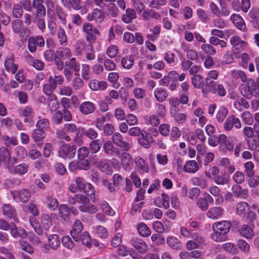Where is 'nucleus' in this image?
I'll list each match as a JSON object with an SVG mask.
<instances>
[{"label": "nucleus", "instance_id": "b1692460", "mask_svg": "<svg viewBox=\"0 0 259 259\" xmlns=\"http://www.w3.org/2000/svg\"><path fill=\"white\" fill-rule=\"evenodd\" d=\"M199 169V165L195 160L187 161L184 167V171L188 172L194 173Z\"/></svg>", "mask_w": 259, "mask_h": 259}, {"label": "nucleus", "instance_id": "9b49d317", "mask_svg": "<svg viewBox=\"0 0 259 259\" xmlns=\"http://www.w3.org/2000/svg\"><path fill=\"white\" fill-rule=\"evenodd\" d=\"M232 192L235 197L245 199L248 196V191L247 189H243L238 184L234 185L232 187Z\"/></svg>", "mask_w": 259, "mask_h": 259}, {"label": "nucleus", "instance_id": "393cba45", "mask_svg": "<svg viewBox=\"0 0 259 259\" xmlns=\"http://www.w3.org/2000/svg\"><path fill=\"white\" fill-rule=\"evenodd\" d=\"M154 96L157 101L162 102L166 99L168 94L166 90L161 88H157L154 92Z\"/></svg>", "mask_w": 259, "mask_h": 259}, {"label": "nucleus", "instance_id": "4c0bfd02", "mask_svg": "<svg viewBox=\"0 0 259 259\" xmlns=\"http://www.w3.org/2000/svg\"><path fill=\"white\" fill-rule=\"evenodd\" d=\"M135 163L139 168L143 170L146 172L149 171V167L147 163L144 159L140 157H137L135 158Z\"/></svg>", "mask_w": 259, "mask_h": 259}, {"label": "nucleus", "instance_id": "338daca9", "mask_svg": "<svg viewBox=\"0 0 259 259\" xmlns=\"http://www.w3.org/2000/svg\"><path fill=\"white\" fill-rule=\"evenodd\" d=\"M29 222L32 227L34 228L35 232L38 235H41L43 233L42 229L40 226H38V224L36 221H35L34 218H30Z\"/></svg>", "mask_w": 259, "mask_h": 259}, {"label": "nucleus", "instance_id": "c756f323", "mask_svg": "<svg viewBox=\"0 0 259 259\" xmlns=\"http://www.w3.org/2000/svg\"><path fill=\"white\" fill-rule=\"evenodd\" d=\"M185 74L182 73L179 75L176 71H170L167 74L168 78L171 82H177L178 80L182 81L185 79Z\"/></svg>", "mask_w": 259, "mask_h": 259}, {"label": "nucleus", "instance_id": "f3484780", "mask_svg": "<svg viewBox=\"0 0 259 259\" xmlns=\"http://www.w3.org/2000/svg\"><path fill=\"white\" fill-rule=\"evenodd\" d=\"M89 21L95 20L97 22H101L104 19V13L100 9H95L91 14H89L87 17Z\"/></svg>", "mask_w": 259, "mask_h": 259}, {"label": "nucleus", "instance_id": "bb28decb", "mask_svg": "<svg viewBox=\"0 0 259 259\" xmlns=\"http://www.w3.org/2000/svg\"><path fill=\"white\" fill-rule=\"evenodd\" d=\"M167 244L172 249L180 250L182 247V243L177 238L174 237H168L167 238Z\"/></svg>", "mask_w": 259, "mask_h": 259}, {"label": "nucleus", "instance_id": "13d9d810", "mask_svg": "<svg viewBox=\"0 0 259 259\" xmlns=\"http://www.w3.org/2000/svg\"><path fill=\"white\" fill-rule=\"evenodd\" d=\"M223 248L225 250L232 254H236L238 251L236 246L230 242L224 244Z\"/></svg>", "mask_w": 259, "mask_h": 259}, {"label": "nucleus", "instance_id": "4468645a", "mask_svg": "<svg viewBox=\"0 0 259 259\" xmlns=\"http://www.w3.org/2000/svg\"><path fill=\"white\" fill-rule=\"evenodd\" d=\"M14 60L13 55H10L7 58L5 62V67L7 71H11L12 73L15 74L17 71L18 66L14 63Z\"/></svg>", "mask_w": 259, "mask_h": 259}, {"label": "nucleus", "instance_id": "2f4dec72", "mask_svg": "<svg viewBox=\"0 0 259 259\" xmlns=\"http://www.w3.org/2000/svg\"><path fill=\"white\" fill-rule=\"evenodd\" d=\"M192 83L193 86L197 89H202L204 87V80L201 75H194L192 78Z\"/></svg>", "mask_w": 259, "mask_h": 259}, {"label": "nucleus", "instance_id": "0e129e2a", "mask_svg": "<svg viewBox=\"0 0 259 259\" xmlns=\"http://www.w3.org/2000/svg\"><path fill=\"white\" fill-rule=\"evenodd\" d=\"M221 136L222 134L219 135L218 136L216 135L210 136L208 140V144L213 147H215L219 144H220V137Z\"/></svg>", "mask_w": 259, "mask_h": 259}, {"label": "nucleus", "instance_id": "423d86ee", "mask_svg": "<svg viewBox=\"0 0 259 259\" xmlns=\"http://www.w3.org/2000/svg\"><path fill=\"white\" fill-rule=\"evenodd\" d=\"M112 141L117 146L122 148L124 151H128L130 148V144L123 141L122 136L118 132L114 133L112 136Z\"/></svg>", "mask_w": 259, "mask_h": 259}, {"label": "nucleus", "instance_id": "c03bdc74", "mask_svg": "<svg viewBox=\"0 0 259 259\" xmlns=\"http://www.w3.org/2000/svg\"><path fill=\"white\" fill-rule=\"evenodd\" d=\"M89 147L92 153L95 154L100 150L101 144L99 140H93L90 142Z\"/></svg>", "mask_w": 259, "mask_h": 259}, {"label": "nucleus", "instance_id": "5701e85b", "mask_svg": "<svg viewBox=\"0 0 259 259\" xmlns=\"http://www.w3.org/2000/svg\"><path fill=\"white\" fill-rule=\"evenodd\" d=\"M49 247L53 250H56L60 244V238L57 234L50 235L48 237Z\"/></svg>", "mask_w": 259, "mask_h": 259}, {"label": "nucleus", "instance_id": "680f3d73", "mask_svg": "<svg viewBox=\"0 0 259 259\" xmlns=\"http://www.w3.org/2000/svg\"><path fill=\"white\" fill-rule=\"evenodd\" d=\"M12 235L15 237H20L21 238H24L27 237V232L24 229H15L12 230V232H11Z\"/></svg>", "mask_w": 259, "mask_h": 259}, {"label": "nucleus", "instance_id": "37998d69", "mask_svg": "<svg viewBox=\"0 0 259 259\" xmlns=\"http://www.w3.org/2000/svg\"><path fill=\"white\" fill-rule=\"evenodd\" d=\"M64 65L65 66H67L68 68H70L71 69L73 70L76 72H78L79 71V64L77 63L75 58H72L69 61L65 62Z\"/></svg>", "mask_w": 259, "mask_h": 259}, {"label": "nucleus", "instance_id": "cd10ccee", "mask_svg": "<svg viewBox=\"0 0 259 259\" xmlns=\"http://www.w3.org/2000/svg\"><path fill=\"white\" fill-rule=\"evenodd\" d=\"M142 17L145 20L149 21L151 18L158 20L160 18V15L158 13L152 10H146L143 12Z\"/></svg>", "mask_w": 259, "mask_h": 259}, {"label": "nucleus", "instance_id": "2eb2a0df", "mask_svg": "<svg viewBox=\"0 0 259 259\" xmlns=\"http://www.w3.org/2000/svg\"><path fill=\"white\" fill-rule=\"evenodd\" d=\"M103 149L105 153L108 155H111L115 153L116 156L120 155V151L116 148L113 144V143L110 141H107L103 145Z\"/></svg>", "mask_w": 259, "mask_h": 259}, {"label": "nucleus", "instance_id": "9d476101", "mask_svg": "<svg viewBox=\"0 0 259 259\" xmlns=\"http://www.w3.org/2000/svg\"><path fill=\"white\" fill-rule=\"evenodd\" d=\"M83 229V225L79 220H76L70 231V235L76 242H78V235Z\"/></svg>", "mask_w": 259, "mask_h": 259}, {"label": "nucleus", "instance_id": "a18cd8bd", "mask_svg": "<svg viewBox=\"0 0 259 259\" xmlns=\"http://www.w3.org/2000/svg\"><path fill=\"white\" fill-rule=\"evenodd\" d=\"M49 82L53 85V87L56 88L57 85L62 84L64 82V79L61 75H56L54 77L50 76L49 78Z\"/></svg>", "mask_w": 259, "mask_h": 259}, {"label": "nucleus", "instance_id": "774afa93", "mask_svg": "<svg viewBox=\"0 0 259 259\" xmlns=\"http://www.w3.org/2000/svg\"><path fill=\"white\" fill-rule=\"evenodd\" d=\"M219 173V168L217 166H213L205 172V176L210 179H213L214 177L218 175Z\"/></svg>", "mask_w": 259, "mask_h": 259}, {"label": "nucleus", "instance_id": "c9c22d12", "mask_svg": "<svg viewBox=\"0 0 259 259\" xmlns=\"http://www.w3.org/2000/svg\"><path fill=\"white\" fill-rule=\"evenodd\" d=\"M192 184L202 189H205L207 187V181L204 178L194 177L192 179Z\"/></svg>", "mask_w": 259, "mask_h": 259}, {"label": "nucleus", "instance_id": "bf43d9fd", "mask_svg": "<svg viewBox=\"0 0 259 259\" xmlns=\"http://www.w3.org/2000/svg\"><path fill=\"white\" fill-rule=\"evenodd\" d=\"M56 14L59 19L63 24L66 23L67 14L65 11L60 7L56 8Z\"/></svg>", "mask_w": 259, "mask_h": 259}, {"label": "nucleus", "instance_id": "aec40b11", "mask_svg": "<svg viewBox=\"0 0 259 259\" xmlns=\"http://www.w3.org/2000/svg\"><path fill=\"white\" fill-rule=\"evenodd\" d=\"M28 170V166L27 164H20L13 167L9 172L13 174L19 175H23L26 174Z\"/></svg>", "mask_w": 259, "mask_h": 259}, {"label": "nucleus", "instance_id": "412c9836", "mask_svg": "<svg viewBox=\"0 0 259 259\" xmlns=\"http://www.w3.org/2000/svg\"><path fill=\"white\" fill-rule=\"evenodd\" d=\"M2 209L3 214L7 216L9 218H13L14 220H16V213L15 209L11 205L5 204L3 206Z\"/></svg>", "mask_w": 259, "mask_h": 259}, {"label": "nucleus", "instance_id": "5fc2aeb1", "mask_svg": "<svg viewBox=\"0 0 259 259\" xmlns=\"http://www.w3.org/2000/svg\"><path fill=\"white\" fill-rule=\"evenodd\" d=\"M228 111V109L225 107H221L219 110L216 118L219 122H222L226 118Z\"/></svg>", "mask_w": 259, "mask_h": 259}, {"label": "nucleus", "instance_id": "8fccbe9b", "mask_svg": "<svg viewBox=\"0 0 259 259\" xmlns=\"http://www.w3.org/2000/svg\"><path fill=\"white\" fill-rule=\"evenodd\" d=\"M205 82L208 91L213 94H216L215 88H217L218 84H217L216 82H215L213 79L210 78H206Z\"/></svg>", "mask_w": 259, "mask_h": 259}, {"label": "nucleus", "instance_id": "ddd939ff", "mask_svg": "<svg viewBox=\"0 0 259 259\" xmlns=\"http://www.w3.org/2000/svg\"><path fill=\"white\" fill-rule=\"evenodd\" d=\"M250 205L246 202L241 201L237 203L236 205V213L241 217H245L247 211L249 210Z\"/></svg>", "mask_w": 259, "mask_h": 259}, {"label": "nucleus", "instance_id": "f03ea898", "mask_svg": "<svg viewBox=\"0 0 259 259\" xmlns=\"http://www.w3.org/2000/svg\"><path fill=\"white\" fill-rule=\"evenodd\" d=\"M239 89L243 96L247 98H251V97L254 96L258 88L254 80L249 78H248L246 83H242L240 85Z\"/></svg>", "mask_w": 259, "mask_h": 259}, {"label": "nucleus", "instance_id": "a19ab883", "mask_svg": "<svg viewBox=\"0 0 259 259\" xmlns=\"http://www.w3.org/2000/svg\"><path fill=\"white\" fill-rule=\"evenodd\" d=\"M57 35L60 44L62 46H65L67 41V38L64 29L59 27L58 29Z\"/></svg>", "mask_w": 259, "mask_h": 259}, {"label": "nucleus", "instance_id": "c85d7f7f", "mask_svg": "<svg viewBox=\"0 0 259 259\" xmlns=\"http://www.w3.org/2000/svg\"><path fill=\"white\" fill-rule=\"evenodd\" d=\"M121 162L123 168L127 169L133 163L131 155L128 153L123 152L121 155Z\"/></svg>", "mask_w": 259, "mask_h": 259}, {"label": "nucleus", "instance_id": "39448f33", "mask_svg": "<svg viewBox=\"0 0 259 259\" xmlns=\"http://www.w3.org/2000/svg\"><path fill=\"white\" fill-rule=\"evenodd\" d=\"M14 32L20 34L21 37L26 38L29 34V30L26 27L23 26V22L19 19L13 20L11 23Z\"/></svg>", "mask_w": 259, "mask_h": 259}, {"label": "nucleus", "instance_id": "de8ad7c7", "mask_svg": "<svg viewBox=\"0 0 259 259\" xmlns=\"http://www.w3.org/2000/svg\"><path fill=\"white\" fill-rule=\"evenodd\" d=\"M57 56L60 58L68 59L71 56V53L68 48H62V50L57 51Z\"/></svg>", "mask_w": 259, "mask_h": 259}, {"label": "nucleus", "instance_id": "72a5a7b5", "mask_svg": "<svg viewBox=\"0 0 259 259\" xmlns=\"http://www.w3.org/2000/svg\"><path fill=\"white\" fill-rule=\"evenodd\" d=\"M134 62L133 57L131 56H126L122 58L121 64L124 68L130 69L133 66Z\"/></svg>", "mask_w": 259, "mask_h": 259}, {"label": "nucleus", "instance_id": "49530a36", "mask_svg": "<svg viewBox=\"0 0 259 259\" xmlns=\"http://www.w3.org/2000/svg\"><path fill=\"white\" fill-rule=\"evenodd\" d=\"M245 167V173L248 177H251L254 174L253 170L254 164L251 161H248L244 164Z\"/></svg>", "mask_w": 259, "mask_h": 259}, {"label": "nucleus", "instance_id": "a211bd4d", "mask_svg": "<svg viewBox=\"0 0 259 259\" xmlns=\"http://www.w3.org/2000/svg\"><path fill=\"white\" fill-rule=\"evenodd\" d=\"M223 212V209L220 207H212L207 212V216L211 219H217L222 215Z\"/></svg>", "mask_w": 259, "mask_h": 259}, {"label": "nucleus", "instance_id": "f8f14e48", "mask_svg": "<svg viewBox=\"0 0 259 259\" xmlns=\"http://www.w3.org/2000/svg\"><path fill=\"white\" fill-rule=\"evenodd\" d=\"M79 109L82 114L84 115H88L95 111L96 107L93 103L89 101H86L80 105Z\"/></svg>", "mask_w": 259, "mask_h": 259}, {"label": "nucleus", "instance_id": "864d4df0", "mask_svg": "<svg viewBox=\"0 0 259 259\" xmlns=\"http://www.w3.org/2000/svg\"><path fill=\"white\" fill-rule=\"evenodd\" d=\"M41 224L45 230H49L52 225V221L49 215L43 214L41 216Z\"/></svg>", "mask_w": 259, "mask_h": 259}, {"label": "nucleus", "instance_id": "dca6fc26", "mask_svg": "<svg viewBox=\"0 0 259 259\" xmlns=\"http://www.w3.org/2000/svg\"><path fill=\"white\" fill-rule=\"evenodd\" d=\"M230 20L238 29L244 30L246 26L244 20L238 14H234L230 17Z\"/></svg>", "mask_w": 259, "mask_h": 259}, {"label": "nucleus", "instance_id": "a878e982", "mask_svg": "<svg viewBox=\"0 0 259 259\" xmlns=\"http://www.w3.org/2000/svg\"><path fill=\"white\" fill-rule=\"evenodd\" d=\"M71 210L66 204H61L59 208V215L64 221H68Z\"/></svg>", "mask_w": 259, "mask_h": 259}, {"label": "nucleus", "instance_id": "0eeeda50", "mask_svg": "<svg viewBox=\"0 0 259 259\" xmlns=\"http://www.w3.org/2000/svg\"><path fill=\"white\" fill-rule=\"evenodd\" d=\"M139 143L143 147L148 149L151 147V144L154 141L152 136L146 131L142 132L138 138Z\"/></svg>", "mask_w": 259, "mask_h": 259}, {"label": "nucleus", "instance_id": "7c9ffc66", "mask_svg": "<svg viewBox=\"0 0 259 259\" xmlns=\"http://www.w3.org/2000/svg\"><path fill=\"white\" fill-rule=\"evenodd\" d=\"M46 137V132L45 130H41L40 128H36L33 131L32 138L35 142L37 143L42 141Z\"/></svg>", "mask_w": 259, "mask_h": 259}, {"label": "nucleus", "instance_id": "6ab92c4d", "mask_svg": "<svg viewBox=\"0 0 259 259\" xmlns=\"http://www.w3.org/2000/svg\"><path fill=\"white\" fill-rule=\"evenodd\" d=\"M137 17V15L135 10L133 9L128 8L125 11V14L122 16V20L126 23H129Z\"/></svg>", "mask_w": 259, "mask_h": 259}, {"label": "nucleus", "instance_id": "4d7b16f0", "mask_svg": "<svg viewBox=\"0 0 259 259\" xmlns=\"http://www.w3.org/2000/svg\"><path fill=\"white\" fill-rule=\"evenodd\" d=\"M19 242L22 250L30 254L33 252L34 250L32 247L26 241L21 239Z\"/></svg>", "mask_w": 259, "mask_h": 259}, {"label": "nucleus", "instance_id": "e433bc0d", "mask_svg": "<svg viewBox=\"0 0 259 259\" xmlns=\"http://www.w3.org/2000/svg\"><path fill=\"white\" fill-rule=\"evenodd\" d=\"M137 229L140 235L143 237H147L150 235L151 231L148 226L144 224L140 223L137 227Z\"/></svg>", "mask_w": 259, "mask_h": 259}, {"label": "nucleus", "instance_id": "052dcab7", "mask_svg": "<svg viewBox=\"0 0 259 259\" xmlns=\"http://www.w3.org/2000/svg\"><path fill=\"white\" fill-rule=\"evenodd\" d=\"M62 243L65 247L69 249H71L74 247V243L68 236H65L62 238Z\"/></svg>", "mask_w": 259, "mask_h": 259}, {"label": "nucleus", "instance_id": "20e7f679", "mask_svg": "<svg viewBox=\"0 0 259 259\" xmlns=\"http://www.w3.org/2000/svg\"><path fill=\"white\" fill-rule=\"evenodd\" d=\"M76 147L75 145H71L70 144H63L59 148L58 153L60 156L64 159H71L75 155Z\"/></svg>", "mask_w": 259, "mask_h": 259}, {"label": "nucleus", "instance_id": "ea45409f", "mask_svg": "<svg viewBox=\"0 0 259 259\" xmlns=\"http://www.w3.org/2000/svg\"><path fill=\"white\" fill-rule=\"evenodd\" d=\"M230 43L233 47H236L238 49L240 48H243L245 46V42L242 40L240 37L234 36L231 38Z\"/></svg>", "mask_w": 259, "mask_h": 259}, {"label": "nucleus", "instance_id": "7ed1b4c3", "mask_svg": "<svg viewBox=\"0 0 259 259\" xmlns=\"http://www.w3.org/2000/svg\"><path fill=\"white\" fill-rule=\"evenodd\" d=\"M78 203L79 204L78 209L81 212L95 214L98 211L97 207L94 204H90V199L83 194L81 196Z\"/></svg>", "mask_w": 259, "mask_h": 259}, {"label": "nucleus", "instance_id": "09e8293b", "mask_svg": "<svg viewBox=\"0 0 259 259\" xmlns=\"http://www.w3.org/2000/svg\"><path fill=\"white\" fill-rule=\"evenodd\" d=\"M89 149L87 147H81L77 150V158L79 160H83L89 156Z\"/></svg>", "mask_w": 259, "mask_h": 259}, {"label": "nucleus", "instance_id": "f257e3e1", "mask_svg": "<svg viewBox=\"0 0 259 259\" xmlns=\"http://www.w3.org/2000/svg\"><path fill=\"white\" fill-rule=\"evenodd\" d=\"M232 224L230 222L224 221L215 223L212 225L214 232L210 235L215 242H222L227 240V234L230 230Z\"/></svg>", "mask_w": 259, "mask_h": 259}, {"label": "nucleus", "instance_id": "4be33fe9", "mask_svg": "<svg viewBox=\"0 0 259 259\" xmlns=\"http://www.w3.org/2000/svg\"><path fill=\"white\" fill-rule=\"evenodd\" d=\"M252 226H248V225H244L241 227L240 233L241 235L247 238L250 239L254 235V232Z\"/></svg>", "mask_w": 259, "mask_h": 259}, {"label": "nucleus", "instance_id": "603ef678", "mask_svg": "<svg viewBox=\"0 0 259 259\" xmlns=\"http://www.w3.org/2000/svg\"><path fill=\"white\" fill-rule=\"evenodd\" d=\"M81 191H83V193L87 195V196H88L91 198L95 195V192L93 186L89 183H85L83 187V189H82Z\"/></svg>", "mask_w": 259, "mask_h": 259}, {"label": "nucleus", "instance_id": "79ce46f5", "mask_svg": "<svg viewBox=\"0 0 259 259\" xmlns=\"http://www.w3.org/2000/svg\"><path fill=\"white\" fill-rule=\"evenodd\" d=\"M10 153L8 149L4 147L0 148V165L2 162L4 163L7 162L9 159H10Z\"/></svg>", "mask_w": 259, "mask_h": 259}, {"label": "nucleus", "instance_id": "f704fd0d", "mask_svg": "<svg viewBox=\"0 0 259 259\" xmlns=\"http://www.w3.org/2000/svg\"><path fill=\"white\" fill-rule=\"evenodd\" d=\"M79 241L83 245L89 247L91 244L92 239L88 232H84L81 235H78V242Z\"/></svg>", "mask_w": 259, "mask_h": 259}, {"label": "nucleus", "instance_id": "6e6552de", "mask_svg": "<svg viewBox=\"0 0 259 259\" xmlns=\"http://www.w3.org/2000/svg\"><path fill=\"white\" fill-rule=\"evenodd\" d=\"M213 201L212 197L208 193L203 194V197H200L197 200V206L202 211H205L208 207L209 203Z\"/></svg>", "mask_w": 259, "mask_h": 259}, {"label": "nucleus", "instance_id": "69168bd1", "mask_svg": "<svg viewBox=\"0 0 259 259\" xmlns=\"http://www.w3.org/2000/svg\"><path fill=\"white\" fill-rule=\"evenodd\" d=\"M241 117L245 123L251 125L253 122V117L250 113L248 111L243 112L241 114Z\"/></svg>", "mask_w": 259, "mask_h": 259}, {"label": "nucleus", "instance_id": "3c124183", "mask_svg": "<svg viewBox=\"0 0 259 259\" xmlns=\"http://www.w3.org/2000/svg\"><path fill=\"white\" fill-rule=\"evenodd\" d=\"M246 220L250 226L254 227V221L256 220V214L252 210H249L246 213Z\"/></svg>", "mask_w": 259, "mask_h": 259}, {"label": "nucleus", "instance_id": "1a4fd4ad", "mask_svg": "<svg viewBox=\"0 0 259 259\" xmlns=\"http://www.w3.org/2000/svg\"><path fill=\"white\" fill-rule=\"evenodd\" d=\"M132 246L140 253H145L148 250V246L145 242L140 238H133L131 239Z\"/></svg>", "mask_w": 259, "mask_h": 259}, {"label": "nucleus", "instance_id": "e2e57ef3", "mask_svg": "<svg viewBox=\"0 0 259 259\" xmlns=\"http://www.w3.org/2000/svg\"><path fill=\"white\" fill-rule=\"evenodd\" d=\"M48 207L52 210H55L59 204L57 200L52 197H48L47 199Z\"/></svg>", "mask_w": 259, "mask_h": 259}, {"label": "nucleus", "instance_id": "473e14b6", "mask_svg": "<svg viewBox=\"0 0 259 259\" xmlns=\"http://www.w3.org/2000/svg\"><path fill=\"white\" fill-rule=\"evenodd\" d=\"M48 106L51 111L58 110L59 103L55 95H51L48 97Z\"/></svg>", "mask_w": 259, "mask_h": 259}, {"label": "nucleus", "instance_id": "58836bf2", "mask_svg": "<svg viewBox=\"0 0 259 259\" xmlns=\"http://www.w3.org/2000/svg\"><path fill=\"white\" fill-rule=\"evenodd\" d=\"M30 196V192L28 189H23L19 193V200L22 203H26L29 200Z\"/></svg>", "mask_w": 259, "mask_h": 259}, {"label": "nucleus", "instance_id": "6e6d98bb", "mask_svg": "<svg viewBox=\"0 0 259 259\" xmlns=\"http://www.w3.org/2000/svg\"><path fill=\"white\" fill-rule=\"evenodd\" d=\"M215 183L219 185H224L228 183L229 179V177L224 175H218L213 178Z\"/></svg>", "mask_w": 259, "mask_h": 259}]
</instances>
